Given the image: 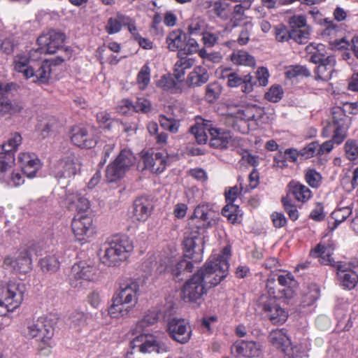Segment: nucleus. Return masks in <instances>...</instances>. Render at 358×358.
Here are the masks:
<instances>
[{
    "label": "nucleus",
    "instance_id": "f257e3e1",
    "mask_svg": "<svg viewBox=\"0 0 358 358\" xmlns=\"http://www.w3.org/2000/svg\"><path fill=\"white\" fill-rule=\"evenodd\" d=\"M334 248L332 245L320 243L310 251V256L319 258L321 264L336 268L338 280L345 288L351 289L358 282V275L351 268V264L344 262H334L331 255Z\"/></svg>",
    "mask_w": 358,
    "mask_h": 358
},
{
    "label": "nucleus",
    "instance_id": "f03ea898",
    "mask_svg": "<svg viewBox=\"0 0 358 358\" xmlns=\"http://www.w3.org/2000/svg\"><path fill=\"white\" fill-rule=\"evenodd\" d=\"M230 256V248L225 247L221 254L211 255L203 267L196 273L202 278L208 289L217 285L227 277Z\"/></svg>",
    "mask_w": 358,
    "mask_h": 358
},
{
    "label": "nucleus",
    "instance_id": "7ed1b4c3",
    "mask_svg": "<svg viewBox=\"0 0 358 358\" xmlns=\"http://www.w3.org/2000/svg\"><path fill=\"white\" fill-rule=\"evenodd\" d=\"M133 249L131 241L126 236L108 238L100 249V260L107 266H119L129 257Z\"/></svg>",
    "mask_w": 358,
    "mask_h": 358
},
{
    "label": "nucleus",
    "instance_id": "20e7f679",
    "mask_svg": "<svg viewBox=\"0 0 358 358\" xmlns=\"http://www.w3.org/2000/svg\"><path fill=\"white\" fill-rule=\"evenodd\" d=\"M38 55H35L34 59H31V52L29 58L24 56H19L17 60L15 61V69L18 72L23 73L27 78H33L34 82L45 83L51 73V66L62 64L64 59L58 57L52 60L46 59L37 70H35L34 66L29 64V62L39 59Z\"/></svg>",
    "mask_w": 358,
    "mask_h": 358
},
{
    "label": "nucleus",
    "instance_id": "39448f33",
    "mask_svg": "<svg viewBox=\"0 0 358 358\" xmlns=\"http://www.w3.org/2000/svg\"><path fill=\"white\" fill-rule=\"evenodd\" d=\"M40 245L34 242H29L21 246L13 256L5 257L3 264L6 267L13 268L16 272L27 273L32 269L33 255H41Z\"/></svg>",
    "mask_w": 358,
    "mask_h": 358
},
{
    "label": "nucleus",
    "instance_id": "423d86ee",
    "mask_svg": "<svg viewBox=\"0 0 358 358\" xmlns=\"http://www.w3.org/2000/svg\"><path fill=\"white\" fill-rule=\"evenodd\" d=\"M26 287L24 283L10 282L0 286V316L17 308L24 299Z\"/></svg>",
    "mask_w": 358,
    "mask_h": 358
},
{
    "label": "nucleus",
    "instance_id": "0eeeda50",
    "mask_svg": "<svg viewBox=\"0 0 358 358\" xmlns=\"http://www.w3.org/2000/svg\"><path fill=\"white\" fill-rule=\"evenodd\" d=\"M54 335V328L51 322L45 317H39L27 327V336L38 341V350L41 354L46 355L50 352L51 339Z\"/></svg>",
    "mask_w": 358,
    "mask_h": 358
},
{
    "label": "nucleus",
    "instance_id": "6e6552de",
    "mask_svg": "<svg viewBox=\"0 0 358 358\" xmlns=\"http://www.w3.org/2000/svg\"><path fill=\"white\" fill-rule=\"evenodd\" d=\"M332 122L324 128L322 136L327 138L330 135L329 129H332L331 140L336 145L341 144L347 138L348 129L351 124V117L346 115L341 107L332 108Z\"/></svg>",
    "mask_w": 358,
    "mask_h": 358
},
{
    "label": "nucleus",
    "instance_id": "1a4fd4ad",
    "mask_svg": "<svg viewBox=\"0 0 358 358\" xmlns=\"http://www.w3.org/2000/svg\"><path fill=\"white\" fill-rule=\"evenodd\" d=\"M135 162L136 157L130 150H122L115 159L107 166V181L114 182L121 180Z\"/></svg>",
    "mask_w": 358,
    "mask_h": 358
},
{
    "label": "nucleus",
    "instance_id": "9d476101",
    "mask_svg": "<svg viewBox=\"0 0 358 358\" xmlns=\"http://www.w3.org/2000/svg\"><path fill=\"white\" fill-rule=\"evenodd\" d=\"M131 352H128L125 358H131L134 351H138L142 353H164L167 352L169 348L164 343L157 339V338L149 334H141L130 342Z\"/></svg>",
    "mask_w": 358,
    "mask_h": 358
},
{
    "label": "nucleus",
    "instance_id": "9b49d317",
    "mask_svg": "<svg viewBox=\"0 0 358 358\" xmlns=\"http://www.w3.org/2000/svg\"><path fill=\"white\" fill-rule=\"evenodd\" d=\"M98 278V269L96 266L86 262L74 264L69 275L70 284L73 287H85L89 282Z\"/></svg>",
    "mask_w": 358,
    "mask_h": 358
},
{
    "label": "nucleus",
    "instance_id": "f8f14e48",
    "mask_svg": "<svg viewBox=\"0 0 358 358\" xmlns=\"http://www.w3.org/2000/svg\"><path fill=\"white\" fill-rule=\"evenodd\" d=\"M80 169L78 158L72 152L62 156L51 167V174L58 180L69 179L74 176Z\"/></svg>",
    "mask_w": 358,
    "mask_h": 358
},
{
    "label": "nucleus",
    "instance_id": "ddd939ff",
    "mask_svg": "<svg viewBox=\"0 0 358 358\" xmlns=\"http://www.w3.org/2000/svg\"><path fill=\"white\" fill-rule=\"evenodd\" d=\"M278 285L282 288L274 287V279H268L266 283V288L271 296L274 299H291L293 297L294 287L296 286V281L294 275L290 273L280 274L278 276Z\"/></svg>",
    "mask_w": 358,
    "mask_h": 358
},
{
    "label": "nucleus",
    "instance_id": "4468645a",
    "mask_svg": "<svg viewBox=\"0 0 358 358\" xmlns=\"http://www.w3.org/2000/svg\"><path fill=\"white\" fill-rule=\"evenodd\" d=\"M65 36L61 32L54 30L41 34L37 39L38 48L31 50V59H34L35 55L54 54L62 47Z\"/></svg>",
    "mask_w": 358,
    "mask_h": 358
},
{
    "label": "nucleus",
    "instance_id": "2eb2a0df",
    "mask_svg": "<svg viewBox=\"0 0 358 358\" xmlns=\"http://www.w3.org/2000/svg\"><path fill=\"white\" fill-rule=\"evenodd\" d=\"M324 27L321 36L324 40L328 41L330 45L338 49L344 48L349 45L343 36V24H338L329 18H325L321 23Z\"/></svg>",
    "mask_w": 358,
    "mask_h": 358
},
{
    "label": "nucleus",
    "instance_id": "dca6fc26",
    "mask_svg": "<svg viewBox=\"0 0 358 358\" xmlns=\"http://www.w3.org/2000/svg\"><path fill=\"white\" fill-rule=\"evenodd\" d=\"M166 329L169 337L180 344L187 343L192 336L189 322L183 318H170L167 321Z\"/></svg>",
    "mask_w": 358,
    "mask_h": 358
},
{
    "label": "nucleus",
    "instance_id": "f3484780",
    "mask_svg": "<svg viewBox=\"0 0 358 358\" xmlns=\"http://www.w3.org/2000/svg\"><path fill=\"white\" fill-rule=\"evenodd\" d=\"M71 142L82 148H92L96 144L97 136L90 127L75 125L70 130Z\"/></svg>",
    "mask_w": 358,
    "mask_h": 358
},
{
    "label": "nucleus",
    "instance_id": "a211bd4d",
    "mask_svg": "<svg viewBox=\"0 0 358 358\" xmlns=\"http://www.w3.org/2000/svg\"><path fill=\"white\" fill-rule=\"evenodd\" d=\"M208 289L200 275L194 273L183 285L182 289L183 299L189 302H198L203 295L207 294Z\"/></svg>",
    "mask_w": 358,
    "mask_h": 358
},
{
    "label": "nucleus",
    "instance_id": "6ab92c4d",
    "mask_svg": "<svg viewBox=\"0 0 358 358\" xmlns=\"http://www.w3.org/2000/svg\"><path fill=\"white\" fill-rule=\"evenodd\" d=\"M239 187L236 185L231 187L228 191L225 192V199L227 205L222 208V215L227 217L232 222H235L236 220V213L238 211V206L234 204V201L237 199L238 196L242 192L246 193L248 192V187L243 185V180L239 178L238 179Z\"/></svg>",
    "mask_w": 358,
    "mask_h": 358
},
{
    "label": "nucleus",
    "instance_id": "aec40b11",
    "mask_svg": "<svg viewBox=\"0 0 358 358\" xmlns=\"http://www.w3.org/2000/svg\"><path fill=\"white\" fill-rule=\"evenodd\" d=\"M264 109L255 104H248L235 110L231 109L227 113L231 118H234L245 123L252 121L255 122L256 124L264 117Z\"/></svg>",
    "mask_w": 358,
    "mask_h": 358
},
{
    "label": "nucleus",
    "instance_id": "412c9836",
    "mask_svg": "<svg viewBox=\"0 0 358 358\" xmlns=\"http://www.w3.org/2000/svg\"><path fill=\"white\" fill-rule=\"evenodd\" d=\"M232 352L237 356L245 357H258L262 350L261 343L255 341H236L231 348Z\"/></svg>",
    "mask_w": 358,
    "mask_h": 358
},
{
    "label": "nucleus",
    "instance_id": "4be33fe9",
    "mask_svg": "<svg viewBox=\"0 0 358 358\" xmlns=\"http://www.w3.org/2000/svg\"><path fill=\"white\" fill-rule=\"evenodd\" d=\"M162 264L164 265L165 271L171 273L175 276L180 275L185 271L192 272L194 268V264L191 261L177 257L176 255L164 259Z\"/></svg>",
    "mask_w": 358,
    "mask_h": 358
},
{
    "label": "nucleus",
    "instance_id": "5701e85b",
    "mask_svg": "<svg viewBox=\"0 0 358 358\" xmlns=\"http://www.w3.org/2000/svg\"><path fill=\"white\" fill-rule=\"evenodd\" d=\"M263 310L266 317L273 324H282L288 317V313L273 299H270L265 302Z\"/></svg>",
    "mask_w": 358,
    "mask_h": 358
},
{
    "label": "nucleus",
    "instance_id": "b1692460",
    "mask_svg": "<svg viewBox=\"0 0 358 358\" xmlns=\"http://www.w3.org/2000/svg\"><path fill=\"white\" fill-rule=\"evenodd\" d=\"M18 159L23 173L29 178H34L41 167V161L35 154L22 152L19 155Z\"/></svg>",
    "mask_w": 358,
    "mask_h": 358
},
{
    "label": "nucleus",
    "instance_id": "393cba45",
    "mask_svg": "<svg viewBox=\"0 0 358 358\" xmlns=\"http://www.w3.org/2000/svg\"><path fill=\"white\" fill-rule=\"evenodd\" d=\"M92 218L87 215L78 213L73 218L71 227L74 235L78 240L83 239L84 236H87L92 232Z\"/></svg>",
    "mask_w": 358,
    "mask_h": 358
},
{
    "label": "nucleus",
    "instance_id": "a878e982",
    "mask_svg": "<svg viewBox=\"0 0 358 358\" xmlns=\"http://www.w3.org/2000/svg\"><path fill=\"white\" fill-rule=\"evenodd\" d=\"M145 169L152 173L159 174L164 171L167 163V156L162 152H156L154 155L148 153L143 156Z\"/></svg>",
    "mask_w": 358,
    "mask_h": 358
},
{
    "label": "nucleus",
    "instance_id": "bb28decb",
    "mask_svg": "<svg viewBox=\"0 0 358 358\" xmlns=\"http://www.w3.org/2000/svg\"><path fill=\"white\" fill-rule=\"evenodd\" d=\"M152 210L153 205L149 199L146 197L137 198L133 205V219L139 222H145L150 216Z\"/></svg>",
    "mask_w": 358,
    "mask_h": 358
},
{
    "label": "nucleus",
    "instance_id": "cd10ccee",
    "mask_svg": "<svg viewBox=\"0 0 358 358\" xmlns=\"http://www.w3.org/2000/svg\"><path fill=\"white\" fill-rule=\"evenodd\" d=\"M209 140L211 147L215 148H227L229 141L231 138V132L226 129L213 127L210 122V129H209Z\"/></svg>",
    "mask_w": 358,
    "mask_h": 358
},
{
    "label": "nucleus",
    "instance_id": "c85d7f7f",
    "mask_svg": "<svg viewBox=\"0 0 358 358\" xmlns=\"http://www.w3.org/2000/svg\"><path fill=\"white\" fill-rule=\"evenodd\" d=\"M13 164H6L1 163L0 164V181L5 182L8 186L17 187L22 185L24 180L21 173L18 171H13L12 166Z\"/></svg>",
    "mask_w": 358,
    "mask_h": 358
},
{
    "label": "nucleus",
    "instance_id": "c756f323",
    "mask_svg": "<svg viewBox=\"0 0 358 358\" xmlns=\"http://www.w3.org/2000/svg\"><path fill=\"white\" fill-rule=\"evenodd\" d=\"M4 92L7 91H0V117L20 113L24 108L22 103L19 101H10Z\"/></svg>",
    "mask_w": 358,
    "mask_h": 358
},
{
    "label": "nucleus",
    "instance_id": "7c9ffc66",
    "mask_svg": "<svg viewBox=\"0 0 358 358\" xmlns=\"http://www.w3.org/2000/svg\"><path fill=\"white\" fill-rule=\"evenodd\" d=\"M307 33H302L301 36H296L294 31L288 30L285 25L279 24L274 27V35L277 41L283 43L293 39L298 43H306V35Z\"/></svg>",
    "mask_w": 358,
    "mask_h": 358
},
{
    "label": "nucleus",
    "instance_id": "2f4dec72",
    "mask_svg": "<svg viewBox=\"0 0 358 358\" xmlns=\"http://www.w3.org/2000/svg\"><path fill=\"white\" fill-rule=\"evenodd\" d=\"M66 204L69 210H76L78 213L86 212L90 208L88 199L78 192L66 194Z\"/></svg>",
    "mask_w": 358,
    "mask_h": 358
},
{
    "label": "nucleus",
    "instance_id": "473e14b6",
    "mask_svg": "<svg viewBox=\"0 0 358 358\" xmlns=\"http://www.w3.org/2000/svg\"><path fill=\"white\" fill-rule=\"evenodd\" d=\"M186 41V34L180 29H175L171 31L166 38L168 49L170 51L178 50L179 57L182 55V50Z\"/></svg>",
    "mask_w": 358,
    "mask_h": 358
},
{
    "label": "nucleus",
    "instance_id": "72a5a7b5",
    "mask_svg": "<svg viewBox=\"0 0 358 358\" xmlns=\"http://www.w3.org/2000/svg\"><path fill=\"white\" fill-rule=\"evenodd\" d=\"M191 222L198 229H204L211 225V220L209 217V209L206 205L197 206L193 215L191 216Z\"/></svg>",
    "mask_w": 358,
    "mask_h": 358
},
{
    "label": "nucleus",
    "instance_id": "f704fd0d",
    "mask_svg": "<svg viewBox=\"0 0 358 358\" xmlns=\"http://www.w3.org/2000/svg\"><path fill=\"white\" fill-rule=\"evenodd\" d=\"M197 242L201 243V240L196 236L187 235L185 237L182 245L184 257L189 259H193L196 262H199L202 259L201 254L195 252V248L197 245Z\"/></svg>",
    "mask_w": 358,
    "mask_h": 358
},
{
    "label": "nucleus",
    "instance_id": "c9c22d12",
    "mask_svg": "<svg viewBox=\"0 0 358 358\" xmlns=\"http://www.w3.org/2000/svg\"><path fill=\"white\" fill-rule=\"evenodd\" d=\"M335 64V57L334 56H327L323 61V63L318 65L316 69V80H329L334 71Z\"/></svg>",
    "mask_w": 358,
    "mask_h": 358
},
{
    "label": "nucleus",
    "instance_id": "e433bc0d",
    "mask_svg": "<svg viewBox=\"0 0 358 358\" xmlns=\"http://www.w3.org/2000/svg\"><path fill=\"white\" fill-rule=\"evenodd\" d=\"M190 129L191 133L194 136L196 141L199 144L206 143L209 138V129H210V121L200 119Z\"/></svg>",
    "mask_w": 358,
    "mask_h": 358
},
{
    "label": "nucleus",
    "instance_id": "4c0bfd02",
    "mask_svg": "<svg viewBox=\"0 0 358 358\" xmlns=\"http://www.w3.org/2000/svg\"><path fill=\"white\" fill-rule=\"evenodd\" d=\"M268 339L274 347L280 349L283 352H285L286 348L290 345L289 338L285 329L271 331L269 334Z\"/></svg>",
    "mask_w": 358,
    "mask_h": 358
},
{
    "label": "nucleus",
    "instance_id": "58836bf2",
    "mask_svg": "<svg viewBox=\"0 0 358 358\" xmlns=\"http://www.w3.org/2000/svg\"><path fill=\"white\" fill-rule=\"evenodd\" d=\"M289 24L290 30L294 31L296 36H301L303 32L307 33L306 35V43L310 36V28L307 26L306 17L303 15H294L289 18Z\"/></svg>",
    "mask_w": 358,
    "mask_h": 358
},
{
    "label": "nucleus",
    "instance_id": "ea45409f",
    "mask_svg": "<svg viewBox=\"0 0 358 358\" xmlns=\"http://www.w3.org/2000/svg\"><path fill=\"white\" fill-rule=\"evenodd\" d=\"M289 192L294 198L301 202L308 201L312 196L310 189L304 185L292 180L288 184Z\"/></svg>",
    "mask_w": 358,
    "mask_h": 358
},
{
    "label": "nucleus",
    "instance_id": "a19ab883",
    "mask_svg": "<svg viewBox=\"0 0 358 358\" xmlns=\"http://www.w3.org/2000/svg\"><path fill=\"white\" fill-rule=\"evenodd\" d=\"M113 304L108 308V314L114 318H119L127 315L134 307L131 304L118 300L113 297Z\"/></svg>",
    "mask_w": 358,
    "mask_h": 358
},
{
    "label": "nucleus",
    "instance_id": "79ce46f5",
    "mask_svg": "<svg viewBox=\"0 0 358 358\" xmlns=\"http://www.w3.org/2000/svg\"><path fill=\"white\" fill-rule=\"evenodd\" d=\"M39 266L43 273H55L60 266L58 257L55 255H48L39 261Z\"/></svg>",
    "mask_w": 358,
    "mask_h": 358
},
{
    "label": "nucleus",
    "instance_id": "37998d69",
    "mask_svg": "<svg viewBox=\"0 0 358 358\" xmlns=\"http://www.w3.org/2000/svg\"><path fill=\"white\" fill-rule=\"evenodd\" d=\"M231 59L234 64L238 65L255 66L256 64L255 57L243 50H238L234 52L231 55Z\"/></svg>",
    "mask_w": 358,
    "mask_h": 358
},
{
    "label": "nucleus",
    "instance_id": "c03bdc74",
    "mask_svg": "<svg viewBox=\"0 0 358 358\" xmlns=\"http://www.w3.org/2000/svg\"><path fill=\"white\" fill-rule=\"evenodd\" d=\"M129 21V17L118 13L116 17H110L108 20L106 26V30L109 34H113L119 32L121 30L122 25L126 24Z\"/></svg>",
    "mask_w": 358,
    "mask_h": 358
},
{
    "label": "nucleus",
    "instance_id": "a18cd8bd",
    "mask_svg": "<svg viewBox=\"0 0 358 358\" xmlns=\"http://www.w3.org/2000/svg\"><path fill=\"white\" fill-rule=\"evenodd\" d=\"M269 72L266 67L262 66L257 69L255 76H252V82L248 83L250 87H266L268 83Z\"/></svg>",
    "mask_w": 358,
    "mask_h": 358
},
{
    "label": "nucleus",
    "instance_id": "49530a36",
    "mask_svg": "<svg viewBox=\"0 0 358 358\" xmlns=\"http://www.w3.org/2000/svg\"><path fill=\"white\" fill-rule=\"evenodd\" d=\"M68 324L71 328L80 331L87 324V317L83 312L74 311L69 315Z\"/></svg>",
    "mask_w": 358,
    "mask_h": 358
},
{
    "label": "nucleus",
    "instance_id": "de8ad7c7",
    "mask_svg": "<svg viewBox=\"0 0 358 358\" xmlns=\"http://www.w3.org/2000/svg\"><path fill=\"white\" fill-rule=\"evenodd\" d=\"M229 3L225 1H216L212 3L211 11L219 18L227 20L229 17Z\"/></svg>",
    "mask_w": 358,
    "mask_h": 358
},
{
    "label": "nucleus",
    "instance_id": "09e8293b",
    "mask_svg": "<svg viewBox=\"0 0 358 358\" xmlns=\"http://www.w3.org/2000/svg\"><path fill=\"white\" fill-rule=\"evenodd\" d=\"M352 209L350 206L338 207L331 213V217L334 220V227L336 228L344 222L351 214Z\"/></svg>",
    "mask_w": 358,
    "mask_h": 358
},
{
    "label": "nucleus",
    "instance_id": "8fccbe9b",
    "mask_svg": "<svg viewBox=\"0 0 358 358\" xmlns=\"http://www.w3.org/2000/svg\"><path fill=\"white\" fill-rule=\"evenodd\" d=\"M159 121L161 127L171 133L176 134L178 131L180 127L179 120L172 117L169 118L164 115H161Z\"/></svg>",
    "mask_w": 358,
    "mask_h": 358
},
{
    "label": "nucleus",
    "instance_id": "3c124183",
    "mask_svg": "<svg viewBox=\"0 0 358 358\" xmlns=\"http://www.w3.org/2000/svg\"><path fill=\"white\" fill-rule=\"evenodd\" d=\"M345 154L350 161H355L358 159V141L354 139H348L344 145Z\"/></svg>",
    "mask_w": 358,
    "mask_h": 358
},
{
    "label": "nucleus",
    "instance_id": "603ef678",
    "mask_svg": "<svg viewBox=\"0 0 358 358\" xmlns=\"http://www.w3.org/2000/svg\"><path fill=\"white\" fill-rule=\"evenodd\" d=\"M158 320V313L155 311H150L137 323L136 330L138 331H143L146 327L155 324Z\"/></svg>",
    "mask_w": 358,
    "mask_h": 358
},
{
    "label": "nucleus",
    "instance_id": "864d4df0",
    "mask_svg": "<svg viewBox=\"0 0 358 358\" xmlns=\"http://www.w3.org/2000/svg\"><path fill=\"white\" fill-rule=\"evenodd\" d=\"M252 78L250 74L240 77L236 73H231L228 77V85L230 87H237L241 84H245V87H249L248 83H252Z\"/></svg>",
    "mask_w": 358,
    "mask_h": 358
},
{
    "label": "nucleus",
    "instance_id": "5fc2aeb1",
    "mask_svg": "<svg viewBox=\"0 0 358 358\" xmlns=\"http://www.w3.org/2000/svg\"><path fill=\"white\" fill-rule=\"evenodd\" d=\"M139 285L134 279H127L120 285V292H126L128 294L138 296Z\"/></svg>",
    "mask_w": 358,
    "mask_h": 358
},
{
    "label": "nucleus",
    "instance_id": "6e6d98bb",
    "mask_svg": "<svg viewBox=\"0 0 358 358\" xmlns=\"http://www.w3.org/2000/svg\"><path fill=\"white\" fill-rule=\"evenodd\" d=\"M306 182L313 188H317L322 181V176L316 170L309 169L305 173Z\"/></svg>",
    "mask_w": 358,
    "mask_h": 358
},
{
    "label": "nucleus",
    "instance_id": "4d7b16f0",
    "mask_svg": "<svg viewBox=\"0 0 358 358\" xmlns=\"http://www.w3.org/2000/svg\"><path fill=\"white\" fill-rule=\"evenodd\" d=\"M285 75L288 78H292L296 76L308 77L310 76V72L304 66L296 65L290 66L286 71Z\"/></svg>",
    "mask_w": 358,
    "mask_h": 358
},
{
    "label": "nucleus",
    "instance_id": "13d9d810",
    "mask_svg": "<svg viewBox=\"0 0 358 358\" xmlns=\"http://www.w3.org/2000/svg\"><path fill=\"white\" fill-rule=\"evenodd\" d=\"M150 69L148 65H144L137 76V83L140 89H145L150 83Z\"/></svg>",
    "mask_w": 358,
    "mask_h": 358
},
{
    "label": "nucleus",
    "instance_id": "bf43d9fd",
    "mask_svg": "<svg viewBox=\"0 0 358 358\" xmlns=\"http://www.w3.org/2000/svg\"><path fill=\"white\" fill-rule=\"evenodd\" d=\"M208 80L207 73L201 74L196 71L192 72L188 76V83L192 87H199L202 83H206Z\"/></svg>",
    "mask_w": 358,
    "mask_h": 358
},
{
    "label": "nucleus",
    "instance_id": "052dcab7",
    "mask_svg": "<svg viewBox=\"0 0 358 358\" xmlns=\"http://www.w3.org/2000/svg\"><path fill=\"white\" fill-rule=\"evenodd\" d=\"M176 79L171 74H166L162 76L157 81V86L164 90H171L177 86Z\"/></svg>",
    "mask_w": 358,
    "mask_h": 358
},
{
    "label": "nucleus",
    "instance_id": "680f3d73",
    "mask_svg": "<svg viewBox=\"0 0 358 358\" xmlns=\"http://www.w3.org/2000/svg\"><path fill=\"white\" fill-rule=\"evenodd\" d=\"M282 202L289 218L293 221L296 220L299 218V212L296 206L292 203L291 201L287 197H283L282 199Z\"/></svg>",
    "mask_w": 358,
    "mask_h": 358
},
{
    "label": "nucleus",
    "instance_id": "e2e57ef3",
    "mask_svg": "<svg viewBox=\"0 0 358 358\" xmlns=\"http://www.w3.org/2000/svg\"><path fill=\"white\" fill-rule=\"evenodd\" d=\"M318 142L313 141L300 150L301 156L306 159L311 158L315 155L318 156Z\"/></svg>",
    "mask_w": 358,
    "mask_h": 358
},
{
    "label": "nucleus",
    "instance_id": "0e129e2a",
    "mask_svg": "<svg viewBox=\"0 0 358 358\" xmlns=\"http://www.w3.org/2000/svg\"><path fill=\"white\" fill-rule=\"evenodd\" d=\"M199 44L197 41L192 38H189V40L185 43V45L182 50V55H192L198 51Z\"/></svg>",
    "mask_w": 358,
    "mask_h": 358
},
{
    "label": "nucleus",
    "instance_id": "69168bd1",
    "mask_svg": "<svg viewBox=\"0 0 358 358\" xmlns=\"http://www.w3.org/2000/svg\"><path fill=\"white\" fill-rule=\"evenodd\" d=\"M299 155H301L300 151H298L295 148L286 149L285 151V159L281 161L282 166L287 165L286 160H288L289 162H294V163L296 162Z\"/></svg>",
    "mask_w": 358,
    "mask_h": 358
},
{
    "label": "nucleus",
    "instance_id": "338daca9",
    "mask_svg": "<svg viewBox=\"0 0 358 358\" xmlns=\"http://www.w3.org/2000/svg\"><path fill=\"white\" fill-rule=\"evenodd\" d=\"M151 108L150 102L143 98H138L136 103L134 105V110L136 112L148 113Z\"/></svg>",
    "mask_w": 358,
    "mask_h": 358
},
{
    "label": "nucleus",
    "instance_id": "774afa93",
    "mask_svg": "<svg viewBox=\"0 0 358 358\" xmlns=\"http://www.w3.org/2000/svg\"><path fill=\"white\" fill-rule=\"evenodd\" d=\"M189 175L201 182H206L208 176L205 170L201 168L192 169L189 171Z\"/></svg>",
    "mask_w": 358,
    "mask_h": 358
}]
</instances>
